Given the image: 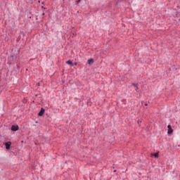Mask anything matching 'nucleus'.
<instances>
[{
  "label": "nucleus",
  "instance_id": "nucleus-1",
  "mask_svg": "<svg viewBox=\"0 0 180 180\" xmlns=\"http://www.w3.org/2000/svg\"><path fill=\"white\" fill-rule=\"evenodd\" d=\"M167 133L168 134H172V133L174 132V130H172V127H171V125H168L167 126Z\"/></svg>",
  "mask_w": 180,
  "mask_h": 180
},
{
  "label": "nucleus",
  "instance_id": "nucleus-2",
  "mask_svg": "<svg viewBox=\"0 0 180 180\" xmlns=\"http://www.w3.org/2000/svg\"><path fill=\"white\" fill-rule=\"evenodd\" d=\"M139 84L137 83H132V84L130 86V87L131 86H134L135 88V91H136L137 92H139V86H138Z\"/></svg>",
  "mask_w": 180,
  "mask_h": 180
},
{
  "label": "nucleus",
  "instance_id": "nucleus-3",
  "mask_svg": "<svg viewBox=\"0 0 180 180\" xmlns=\"http://www.w3.org/2000/svg\"><path fill=\"white\" fill-rule=\"evenodd\" d=\"M13 131H18L19 130V127L18 125H13L11 127Z\"/></svg>",
  "mask_w": 180,
  "mask_h": 180
},
{
  "label": "nucleus",
  "instance_id": "nucleus-4",
  "mask_svg": "<svg viewBox=\"0 0 180 180\" xmlns=\"http://www.w3.org/2000/svg\"><path fill=\"white\" fill-rule=\"evenodd\" d=\"M5 146H6V150H9V148H11V146H12V142L8 141L5 143Z\"/></svg>",
  "mask_w": 180,
  "mask_h": 180
},
{
  "label": "nucleus",
  "instance_id": "nucleus-5",
  "mask_svg": "<svg viewBox=\"0 0 180 180\" xmlns=\"http://www.w3.org/2000/svg\"><path fill=\"white\" fill-rule=\"evenodd\" d=\"M44 112H45L44 108H41L40 112L38 113V115L39 116H43V115H44Z\"/></svg>",
  "mask_w": 180,
  "mask_h": 180
},
{
  "label": "nucleus",
  "instance_id": "nucleus-6",
  "mask_svg": "<svg viewBox=\"0 0 180 180\" xmlns=\"http://www.w3.org/2000/svg\"><path fill=\"white\" fill-rule=\"evenodd\" d=\"M150 157H155V158H157L158 157V153H151Z\"/></svg>",
  "mask_w": 180,
  "mask_h": 180
},
{
  "label": "nucleus",
  "instance_id": "nucleus-7",
  "mask_svg": "<svg viewBox=\"0 0 180 180\" xmlns=\"http://www.w3.org/2000/svg\"><path fill=\"white\" fill-rule=\"evenodd\" d=\"M66 64H68L69 65H72V61H71V60H68V61L66 62Z\"/></svg>",
  "mask_w": 180,
  "mask_h": 180
},
{
  "label": "nucleus",
  "instance_id": "nucleus-8",
  "mask_svg": "<svg viewBox=\"0 0 180 180\" xmlns=\"http://www.w3.org/2000/svg\"><path fill=\"white\" fill-rule=\"evenodd\" d=\"M94 63V59H90L88 60L89 64H92Z\"/></svg>",
  "mask_w": 180,
  "mask_h": 180
},
{
  "label": "nucleus",
  "instance_id": "nucleus-9",
  "mask_svg": "<svg viewBox=\"0 0 180 180\" xmlns=\"http://www.w3.org/2000/svg\"><path fill=\"white\" fill-rule=\"evenodd\" d=\"M44 15H45V13H42V15H43V16H44Z\"/></svg>",
  "mask_w": 180,
  "mask_h": 180
}]
</instances>
